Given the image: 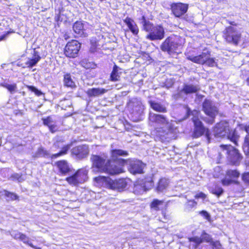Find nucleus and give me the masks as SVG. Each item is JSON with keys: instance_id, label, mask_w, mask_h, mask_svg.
Returning <instances> with one entry per match:
<instances>
[{"instance_id": "obj_8", "label": "nucleus", "mask_w": 249, "mask_h": 249, "mask_svg": "<svg viewBox=\"0 0 249 249\" xmlns=\"http://www.w3.org/2000/svg\"><path fill=\"white\" fill-rule=\"evenodd\" d=\"M224 36L226 41L237 45L241 39V34L236 28L229 26L224 31Z\"/></svg>"}, {"instance_id": "obj_15", "label": "nucleus", "mask_w": 249, "mask_h": 249, "mask_svg": "<svg viewBox=\"0 0 249 249\" xmlns=\"http://www.w3.org/2000/svg\"><path fill=\"white\" fill-rule=\"evenodd\" d=\"M178 46V44L175 41V39L168 37L161 44L160 49L162 51L167 52L170 53L176 52Z\"/></svg>"}, {"instance_id": "obj_27", "label": "nucleus", "mask_w": 249, "mask_h": 249, "mask_svg": "<svg viewBox=\"0 0 249 249\" xmlns=\"http://www.w3.org/2000/svg\"><path fill=\"white\" fill-rule=\"evenodd\" d=\"M128 155V152L121 149H114L111 150V157L112 160L117 161L119 156H126Z\"/></svg>"}, {"instance_id": "obj_28", "label": "nucleus", "mask_w": 249, "mask_h": 249, "mask_svg": "<svg viewBox=\"0 0 249 249\" xmlns=\"http://www.w3.org/2000/svg\"><path fill=\"white\" fill-rule=\"evenodd\" d=\"M121 70L117 66L115 65L113 67V71L111 73L110 79L112 81H117L119 80L121 72L119 71Z\"/></svg>"}, {"instance_id": "obj_56", "label": "nucleus", "mask_w": 249, "mask_h": 249, "mask_svg": "<svg viewBox=\"0 0 249 249\" xmlns=\"http://www.w3.org/2000/svg\"><path fill=\"white\" fill-rule=\"evenodd\" d=\"M118 160H120L121 161V163L123 165L124 163L125 162V160H122V159H119Z\"/></svg>"}, {"instance_id": "obj_14", "label": "nucleus", "mask_w": 249, "mask_h": 249, "mask_svg": "<svg viewBox=\"0 0 249 249\" xmlns=\"http://www.w3.org/2000/svg\"><path fill=\"white\" fill-rule=\"evenodd\" d=\"M118 161L108 160L107 161V165L106 170L104 172L107 173V174L114 175L119 174L124 172L122 165H117Z\"/></svg>"}, {"instance_id": "obj_1", "label": "nucleus", "mask_w": 249, "mask_h": 249, "mask_svg": "<svg viewBox=\"0 0 249 249\" xmlns=\"http://www.w3.org/2000/svg\"><path fill=\"white\" fill-rule=\"evenodd\" d=\"M211 52L207 49H205L200 54L196 56L188 55L187 59L194 63L200 65H206L210 67L216 66L217 62L215 59L211 57Z\"/></svg>"}, {"instance_id": "obj_24", "label": "nucleus", "mask_w": 249, "mask_h": 249, "mask_svg": "<svg viewBox=\"0 0 249 249\" xmlns=\"http://www.w3.org/2000/svg\"><path fill=\"white\" fill-rule=\"evenodd\" d=\"M60 172L64 175L68 173L71 169L68 162L66 160H60L56 163Z\"/></svg>"}, {"instance_id": "obj_3", "label": "nucleus", "mask_w": 249, "mask_h": 249, "mask_svg": "<svg viewBox=\"0 0 249 249\" xmlns=\"http://www.w3.org/2000/svg\"><path fill=\"white\" fill-rule=\"evenodd\" d=\"M96 179L97 180H103L107 188L119 192L124 191L126 188L128 184L126 179L124 178L112 180L109 178L103 177L97 178Z\"/></svg>"}, {"instance_id": "obj_20", "label": "nucleus", "mask_w": 249, "mask_h": 249, "mask_svg": "<svg viewBox=\"0 0 249 249\" xmlns=\"http://www.w3.org/2000/svg\"><path fill=\"white\" fill-rule=\"evenodd\" d=\"M129 30L134 35H138L139 30L135 22L131 18L127 17L124 20Z\"/></svg>"}, {"instance_id": "obj_44", "label": "nucleus", "mask_w": 249, "mask_h": 249, "mask_svg": "<svg viewBox=\"0 0 249 249\" xmlns=\"http://www.w3.org/2000/svg\"><path fill=\"white\" fill-rule=\"evenodd\" d=\"M27 87L30 90L32 91V92H34L35 93V94L37 96H39L42 94L41 91L39 90L38 89H37L34 86H27Z\"/></svg>"}, {"instance_id": "obj_32", "label": "nucleus", "mask_w": 249, "mask_h": 249, "mask_svg": "<svg viewBox=\"0 0 249 249\" xmlns=\"http://www.w3.org/2000/svg\"><path fill=\"white\" fill-rule=\"evenodd\" d=\"M49 155V152L47 151L44 150L43 147H40L37 149V151L33 155V157L34 158H38L41 157L48 156Z\"/></svg>"}, {"instance_id": "obj_5", "label": "nucleus", "mask_w": 249, "mask_h": 249, "mask_svg": "<svg viewBox=\"0 0 249 249\" xmlns=\"http://www.w3.org/2000/svg\"><path fill=\"white\" fill-rule=\"evenodd\" d=\"M192 114L194 116L192 120L195 125L194 137L195 138H198L205 134L209 142L210 140V132L208 129H206L203 126L202 122L199 120L198 117V112L197 111L194 110L192 112Z\"/></svg>"}, {"instance_id": "obj_45", "label": "nucleus", "mask_w": 249, "mask_h": 249, "mask_svg": "<svg viewBox=\"0 0 249 249\" xmlns=\"http://www.w3.org/2000/svg\"><path fill=\"white\" fill-rule=\"evenodd\" d=\"M223 193V190L221 187H217L215 188L213 190L212 193L215 194L217 196H219L221 195Z\"/></svg>"}, {"instance_id": "obj_49", "label": "nucleus", "mask_w": 249, "mask_h": 249, "mask_svg": "<svg viewBox=\"0 0 249 249\" xmlns=\"http://www.w3.org/2000/svg\"><path fill=\"white\" fill-rule=\"evenodd\" d=\"M233 182V180L230 179H224L222 180V183L223 185H229Z\"/></svg>"}, {"instance_id": "obj_4", "label": "nucleus", "mask_w": 249, "mask_h": 249, "mask_svg": "<svg viewBox=\"0 0 249 249\" xmlns=\"http://www.w3.org/2000/svg\"><path fill=\"white\" fill-rule=\"evenodd\" d=\"M203 110L209 118L204 119L208 124H212L214 122V118L218 113V109L214 102L209 99H205L203 103Z\"/></svg>"}, {"instance_id": "obj_57", "label": "nucleus", "mask_w": 249, "mask_h": 249, "mask_svg": "<svg viewBox=\"0 0 249 249\" xmlns=\"http://www.w3.org/2000/svg\"><path fill=\"white\" fill-rule=\"evenodd\" d=\"M247 166L249 167V162L246 163Z\"/></svg>"}, {"instance_id": "obj_29", "label": "nucleus", "mask_w": 249, "mask_h": 249, "mask_svg": "<svg viewBox=\"0 0 249 249\" xmlns=\"http://www.w3.org/2000/svg\"><path fill=\"white\" fill-rule=\"evenodd\" d=\"M169 180L165 178H163L160 180L158 183V185L157 187V190L158 192H161L164 189H165L168 186Z\"/></svg>"}, {"instance_id": "obj_39", "label": "nucleus", "mask_w": 249, "mask_h": 249, "mask_svg": "<svg viewBox=\"0 0 249 249\" xmlns=\"http://www.w3.org/2000/svg\"><path fill=\"white\" fill-rule=\"evenodd\" d=\"M239 173L236 170H229L227 172V175L231 178H237L239 176Z\"/></svg>"}, {"instance_id": "obj_30", "label": "nucleus", "mask_w": 249, "mask_h": 249, "mask_svg": "<svg viewBox=\"0 0 249 249\" xmlns=\"http://www.w3.org/2000/svg\"><path fill=\"white\" fill-rule=\"evenodd\" d=\"M151 107L155 111L160 112H166V107L159 103L151 101L150 102Z\"/></svg>"}, {"instance_id": "obj_53", "label": "nucleus", "mask_w": 249, "mask_h": 249, "mask_svg": "<svg viewBox=\"0 0 249 249\" xmlns=\"http://www.w3.org/2000/svg\"><path fill=\"white\" fill-rule=\"evenodd\" d=\"M141 20H142V21H141V24H144V21H147L146 20L145 18V17H144V16H143L142 17V19H141Z\"/></svg>"}, {"instance_id": "obj_31", "label": "nucleus", "mask_w": 249, "mask_h": 249, "mask_svg": "<svg viewBox=\"0 0 249 249\" xmlns=\"http://www.w3.org/2000/svg\"><path fill=\"white\" fill-rule=\"evenodd\" d=\"M246 131L248 133L245 139L243 149L246 155L249 154V125L246 128Z\"/></svg>"}, {"instance_id": "obj_35", "label": "nucleus", "mask_w": 249, "mask_h": 249, "mask_svg": "<svg viewBox=\"0 0 249 249\" xmlns=\"http://www.w3.org/2000/svg\"><path fill=\"white\" fill-rule=\"evenodd\" d=\"M1 86L6 88L11 93H13L16 92L17 89V85L16 84L10 85L8 83H4L1 84Z\"/></svg>"}, {"instance_id": "obj_19", "label": "nucleus", "mask_w": 249, "mask_h": 249, "mask_svg": "<svg viewBox=\"0 0 249 249\" xmlns=\"http://www.w3.org/2000/svg\"><path fill=\"white\" fill-rule=\"evenodd\" d=\"M144 166L145 164L141 161H135L130 164L129 171L133 174H141L143 173Z\"/></svg>"}, {"instance_id": "obj_42", "label": "nucleus", "mask_w": 249, "mask_h": 249, "mask_svg": "<svg viewBox=\"0 0 249 249\" xmlns=\"http://www.w3.org/2000/svg\"><path fill=\"white\" fill-rule=\"evenodd\" d=\"M142 180H143L144 184L147 185V188L151 187L153 185V180L152 176L148 177Z\"/></svg>"}, {"instance_id": "obj_16", "label": "nucleus", "mask_w": 249, "mask_h": 249, "mask_svg": "<svg viewBox=\"0 0 249 249\" xmlns=\"http://www.w3.org/2000/svg\"><path fill=\"white\" fill-rule=\"evenodd\" d=\"M229 131V125L226 122L217 124L213 129V135L216 138H222L228 135Z\"/></svg>"}, {"instance_id": "obj_34", "label": "nucleus", "mask_w": 249, "mask_h": 249, "mask_svg": "<svg viewBox=\"0 0 249 249\" xmlns=\"http://www.w3.org/2000/svg\"><path fill=\"white\" fill-rule=\"evenodd\" d=\"M3 195L8 198L7 201H12L18 199V196L14 193L10 192L6 190H4L3 192Z\"/></svg>"}, {"instance_id": "obj_26", "label": "nucleus", "mask_w": 249, "mask_h": 249, "mask_svg": "<svg viewBox=\"0 0 249 249\" xmlns=\"http://www.w3.org/2000/svg\"><path fill=\"white\" fill-rule=\"evenodd\" d=\"M73 30L80 36L84 35V25L81 22H76L73 25Z\"/></svg>"}, {"instance_id": "obj_59", "label": "nucleus", "mask_w": 249, "mask_h": 249, "mask_svg": "<svg viewBox=\"0 0 249 249\" xmlns=\"http://www.w3.org/2000/svg\"><path fill=\"white\" fill-rule=\"evenodd\" d=\"M57 143H55V144H54L55 146H57Z\"/></svg>"}, {"instance_id": "obj_12", "label": "nucleus", "mask_w": 249, "mask_h": 249, "mask_svg": "<svg viewBox=\"0 0 249 249\" xmlns=\"http://www.w3.org/2000/svg\"><path fill=\"white\" fill-rule=\"evenodd\" d=\"M199 89V87L196 85L184 84L182 89L177 93L174 94L173 97L176 100L179 98H183L185 94L187 95L188 94L196 93Z\"/></svg>"}, {"instance_id": "obj_23", "label": "nucleus", "mask_w": 249, "mask_h": 249, "mask_svg": "<svg viewBox=\"0 0 249 249\" xmlns=\"http://www.w3.org/2000/svg\"><path fill=\"white\" fill-rule=\"evenodd\" d=\"M107 89L103 88H92L89 89L87 94L89 97H96L105 94Z\"/></svg>"}, {"instance_id": "obj_22", "label": "nucleus", "mask_w": 249, "mask_h": 249, "mask_svg": "<svg viewBox=\"0 0 249 249\" xmlns=\"http://www.w3.org/2000/svg\"><path fill=\"white\" fill-rule=\"evenodd\" d=\"M147 185L144 184L143 180H138L134 184L133 192L137 195L141 194L145 192Z\"/></svg>"}, {"instance_id": "obj_54", "label": "nucleus", "mask_w": 249, "mask_h": 249, "mask_svg": "<svg viewBox=\"0 0 249 249\" xmlns=\"http://www.w3.org/2000/svg\"><path fill=\"white\" fill-rule=\"evenodd\" d=\"M213 249H220V248L219 247H216L215 243L213 244Z\"/></svg>"}, {"instance_id": "obj_36", "label": "nucleus", "mask_w": 249, "mask_h": 249, "mask_svg": "<svg viewBox=\"0 0 249 249\" xmlns=\"http://www.w3.org/2000/svg\"><path fill=\"white\" fill-rule=\"evenodd\" d=\"M20 240L22 241L24 243L28 244L32 248L35 249H41L40 248H37L34 246L31 243L29 242V238L27 237L25 234L22 233L20 236Z\"/></svg>"}, {"instance_id": "obj_50", "label": "nucleus", "mask_w": 249, "mask_h": 249, "mask_svg": "<svg viewBox=\"0 0 249 249\" xmlns=\"http://www.w3.org/2000/svg\"><path fill=\"white\" fill-rule=\"evenodd\" d=\"M22 233L19 232H13L11 235L12 236L16 239H20V236H21Z\"/></svg>"}, {"instance_id": "obj_18", "label": "nucleus", "mask_w": 249, "mask_h": 249, "mask_svg": "<svg viewBox=\"0 0 249 249\" xmlns=\"http://www.w3.org/2000/svg\"><path fill=\"white\" fill-rule=\"evenodd\" d=\"M164 36V30L160 26H155L153 28L151 33L146 36V38L150 40H161Z\"/></svg>"}, {"instance_id": "obj_41", "label": "nucleus", "mask_w": 249, "mask_h": 249, "mask_svg": "<svg viewBox=\"0 0 249 249\" xmlns=\"http://www.w3.org/2000/svg\"><path fill=\"white\" fill-rule=\"evenodd\" d=\"M196 202L194 200H188L185 204V208L187 210H190L196 205Z\"/></svg>"}, {"instance_id": "obj_7", "label": "nucleus", "mask_w": 249, "mask_h": 249, "mask_svg": "<svg viewBox=\"0 0 249 249\" xmlns=\"http://www.w3.org/2000/svg\"><path fill=\"white\" fill-rule=\"evenodd\" d=\"M88 171L85 168L78 170L73 175L66 179V181L71 185L77 186L86 182L88 178Z\"/></svg>"}, {"instance_id": "obj_21", "label": "nucleus", "mask_w": 249, "mask_h": 249, "mask_svg": "<svg viewBox=\"0 0 249 249\" xmlns=\"http://www.w3.org/2000/svg\"><path fill=\"white\" fill-rule=\"evenodd\" d=\"M41 57L38 52L34 50L33 56L31 58H28L25 64L28 68H31L35 66L37 62L40 60Z\"/></svg>"}, {"instance_id": "obj_13", "label": "nucleus", "mask_w": 249, "mask_h": 249, "mask_svg": "<svg viewBox=\"0 0 249 249\" xmlns=\"http://www.w3.org/2000/svg\"><path fill=\"white\" fill-rule=\"evenodd\" d=\"M127 107L132 113L136 115L141 114L144 109L142 102L137 98H132L127 103Z\"/></svg>"}, {"instance_id": "obj_38", "label": "nucleus", "mask_w": 249, "mask_h": 249, "mask_svg": "<svg viewBox=\"0 0 249 249\" xmlns=\"http://www.w3.org/2000/svg\"><path fill=\"white\" fill-rule=\"evenodd\" d=\"M142 25L143 26V29L149 33H151L153 28L155 26H153V25L151 24L149 21H144V24Z\"/></svg>"}, {"instance_id": "obj_25", "label": "nucleus", "mask_w": 249, "mask_h": 249, "mask_svg": "<svg viewBox=\"0 0 249 249\" xmlns=\"http://www.w3.org/2000/svg\"><path fill=\"white\" fill-rule=\"evenodd\" d=\"M64 84L67 87H69L71 89L75 88L76 85L74 81L71 78L70 74L67 73L64 76Z\"/></svg>"}, {"instance_id": "obj_52", "label": "nucleus", "mask_w": 249, "mask_h": 249, "mask_svg": "<svg viewBox=\"0 0 249 249\" xmlns=\"http://www.w3.org/2000/svg\"><path fill=\"white\" fill-rule=\"evenodd\" d=\"M196 198H205L206 197V195L203 193H200L195 196Z\"/></svg>"}, {"instance_id": "obj_33", "label": "nucleus", "mask_w": 249, "mask_h": 249, "mask_svg": "<svg viewBox=\"0 0 249 249\" xmlns=\"http://www.w3.org/2000/svg\"><path fill=\"white\" fill-rule=\"evenodd\" d=\"M70 148V145H66L63 146L61 149V150L58 153L53 154L51 158L52 159L53 158H56L59 156L64 155L67 153L68 151Z\"/></svg>"}, {"instance_id": "obj_48", "label": "nucleus", "mask_w": 249, "mask_h": 249, "mask_svg": "<svg viewBox=\"0 0 249 249\" xmlns=\"http://www.w3.org/2000/svg\"><path fill=\"white\" fill-rule=\"evenodd\" d=\"M49 128L50 131H51L52 133H54V132H56L58 129V128H57L56 125H55V122L54 123H53L52 124H51V125H50L49 126Z\"/></svg>"}, {"instance_id": "obj_47", "label": "nucleus", "mask_w": 249, "mask_h": 249, "mask_svg": "<svg viewBox=\"0 0 249 249\" xmlns=\"http://www.w3.org/2000/svg\"><path fill=\"white\" fill-rule=\"evenodd\" d=\"M190 240L192 242H195L197 245H199L203 242L201 237H194L192 238Z\"/></svg>"}, {"instance_id": "obj_10", "label": "nucleus", "mask_w": 249, "mask_h": 249, "mask_svg": "<svg viewBox=\"0 0 249 249\" xmlns=\"http://www.w3.org/2000/svg\"><path fill=\"white\" fill-rule=\"evenodd\" d=\"M106 157H102L97 155H92L91 160L92 161L93 169L96 172H104L106 170L107 162H105Z\"/></svg>"}, {"instance_id": "obj_37", "label": "nucleus", "mask_w": 249, "mask_h": 249, "mask_svg": "<svg viewBox=\"0 0 249 249\" xmlns=\"http://www.w3.org/2000/svg\"><path fill=\"white\" fill-rule=\"evenodd\" d=\"M163 201L158 199H154L151 204V208L157 211L160 209V206L163 205Z\"/></svg>"}, {"instance_id": "obj_6", "label": "nucleus", "mask_w": 249, "mask_h": 249, "mask_svg": "<svg viewBox=\"0 0 249 249\" xmlns=\"http://www.w3.org/2000/svg\"><path fill=\"white\" fill-rule=\"evenodd\" d=\"M149 120L152 122H155L160 126L163 132L167 134L172 132L173 126L171 122H169L164 116L153 113H150Z\"/></svg>"}, {"instance_id": "obj_46", "label": "nucleus", "mask_w": 249, "mask_h": 249, "mask_svg": "<svg viewBox=\"0 0 249 249\" xmlns=\"http://www.w3.org/2000/svg\"><path fill=\"white\" fill-rule=\"evenodd\" d=\"M199 214L203 216L208 221L210 220L211 216L209 213L206 211H202L199 212Z\"/></svg>"}, {"instance_id": "obj_11", "label": "nucleus", "mask_w": 249, "mask_h": 249, "mask_svg": "<svg viewBox=\"0 0 249 249\" xmlns=\"http://www.w3.org/2000/svg\"><path fill=\"white\" fill-rule=\"evenodd\" d=\"M170 8L173 14L177 18H180L188 11V4L181 2L172 3Z\"/></svg>"}, {"instance_id": "obj_9", "label": "nucleus", "mask_w": 249, "mask_h": 249, "mask_svg": "<svg viewBox=\"0 0 249 249\" xmlns=\"http://www.w3.org/2000/svg\"><path fill=\"white\" fill-rule=\"evenodd\" d=\"M80 48V43L76 40L68 42L65 46L64 53L69 57H75Z\"/></svg>"}, {"instance_id": "obj_17", "label": "nucleus", "mask_w": 249, "mask_h": 249, "mask_svg": "<svg viewBox=\"0 0 249 249\" xmlns=\"http://www.w3.org/2000/svg\"><path fill=\"white\" fill-rule=\"evenodd\" d=\"M71 153L77 159L86 158L89 154V146L87 145H81L74 147L71 149Z\"/></svg>"}, {"instance_id": "obj_40", "label": "nucleus", "mask_w": 249, "mask_h": 249, "mask_svg": "<svg viewBox=\"0 0 249 249\" xmlns=\"http://www.w3.org/2000/svg\"><path fill=\"white\" fill-rule=\"evenodd\" d=\"M43 124L48 127L54 123V121L51 117H48L42 119Z\"/></svg>"}, {"instance_id": "obj_55", "label": "nucleus", "mask_w": 249, "mask_h": 249, "mask_svg": "<svg viewBox=\"0 0 249 249\" xmlns=\"http://www.w3.org/2000/svg\"><path fill=\"white\" fill-rule=\"evenodd\" d=\"M19 175L18 174H16L13 176V178H17V179H18L19 178Z\"/></svg>"}, {"instance_id": "obj_43", "label": "nucleus", "mask_w": 249, "mask_h": 249, "mask_svg": "<svg viewBox=\"0 0 249 249\" xmlns=\"http://www.w3.org/2000/svg\"><path fill=\"white\" fill-rule=\"evenodd\" d=\"M201 237L202 238L203 242H210L212 240L211 236L208 233L203 231L201 234Z\"/></svg>"}, {"instance_id": "obj_51", "label": "nucleus", "mask_w": 249, "mask_h": 249, "mask_svg": "<svg viewBox=\"0 0 249 249\" xmlns=\"http://www.w3.org/2000/svg\"><path fill=\"white\" fill-rule=\"evenodd\" d=\"M242 178L245 181L249 183V172L244 174Z\"/></svg>"}, {"instance_id": "obj_2", "label": "nucleus", "mask_w": 249, "mask_h": 249, "mask_svg": "<svg viewBox=\"0 0 249 249\" xmlns=\"http://www.w3.org/2000/svg\"><path fill=\"white\" fill-rule=\"evenodd\" d=\"M219 156L227 155L228 160L233 164H238L242 159L238 151L232 146L228 145L220 146Z\"/></svg>"}, {"instance_id": "obj_58", "label": "nucleus", "mask_w": 249, "mask_h": 249, "mask_svg": "<svg viewBox=\"0 0 249 249\" xmlns=\"http://www.w3.org/2000/svg\"><path fill=\"white\" fill-rule=\"evenodd\" d=\"M230 24H232V25H234V24H233V22H231V23H230Z\"/></svg>"}, {"instance_id": "obj_60", "label": "nucleus", "mask_w": 249, "mask_h": 249, "mask_svg": "<svg viewBox=\"0 0 249 249\" xmlns=\"http://www.w3.org/2000/svg\"><path fill=\"white\" fill-rule=\"evenodd\" d=\"M248 81H249V79L248 80Z\"/></svg>"}]
</instances>
